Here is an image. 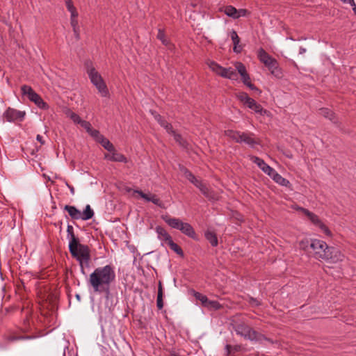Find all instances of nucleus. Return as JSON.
I'll return each instance as SVG.
<instances>
[{"label":"nucleus","instance_id":"1","mask_svg":"<svg viewBox=\"0 0 356 356\" xmlns=\"http://www.w3.org/2000/svg\"><path fill=\"white\" fill-rule=\"evenodd\" d=\"M115 280L114 267L110 264L98 267L90 275L88 284L94 292L110 293V286Z\"/></svg>","mask_w":356,"mask_h":356},{"label":"nucleus","instance_id":"2","mask_svg":"<svg viewBox=\"0 0 356 356\" xmlns=\"http://www.w3.org/2000/svg\"><path fill=\"white\" fill-rule=\"evenodd\" d=\"M310 246L314 257L318 260L336 264L342 261L345 257L339 249L328 246L325 241L319 239L313 238Z\"/></svg>","mask_w":356,"mask_h":356},{"label":"nucleus","instance_id":"3","mask_svg":"<svg viewBox=\"0 0 356 356\" xmlns=\"http://www.w3.org/2000/svg\"><path fill=\"white\" fill-rule=\"evenodd\" d=\"M232 328L236 332V334L252 342H256L261 344L264 341H266L271 344H278V341L277 340H273L272 339L268 338L264 334L256 331L244 322H234L232 324Z\"/></svg>","mask_w":356,"mask_h":356},{"label":"nucleus","instance_id":"4","mask_svg":"<svg viewBox=\"0 0 356 356\" xmlns=\"http://www.w3.org/2000/svg\"><path fill=\"white\" fill-rule=\"evenodd\" d=\"M86 66L91 83L102 97H107L109 95L108 89L101 74L95 70L91 62H87Z\"/></svg>","mask_w":356,"mask_h":356},{"label":"nucleus","instance_id":"5","mask_svg":"<svg viewBox=\"0 0 356 356\" xmlns=\"http://www.w3.org/2000/svg\"><path fill=\"white\" fill-rule=\"evenodd\" d=\"M20 90L22 95L26 97L29 101L33 102L39 108L43 110L49 109V106L47 103L30 86L22 85Z\"/></svg>","mask_w":356,"mask_h":356},{"label":"nucleus","instance_id":"6","mask_svg":"<svg viewBox=\"0 0 356 356\" xmlns=\"http://www.w3.org/2000/svg\"><path fill=\"white\" fill-rule=\"evenodd\" d=\"M76 254H71L79 262L81 272L83 275H86L85 268L90 267V250L86 245L81 246L80 249L76 250Z\"/></svg>","mask_w":356,"mask_h":356},{"label":"nucleus","instance_id":"7","mask_svg":"<svg viewBox=\"0 0 356 356\" xmlns=\"http://www.w3.org/2000/svg\"><path fill=\"white\" fill-rule=\"evenodd\" d=\"M297 210L300 211L302 213H304L308 219L311 221V222L318 227L321 231L327 236H332V232L329 229V228L321 221L319 217L315 214L314 213L309 211L308 209L303 207H298Z\"/></svg>","mask_w":356,"mask_h":356},{"label":"nucleus","instance_id":"8","mask_svg":"<svg viewBox=\"0 0 356 356\" xmlns=\"http://www.w3.org/2000/svg\"><path fill=\"white\" fill-rule=\"evenodd\" d=\"M26 116L24 111H19L8 107L3 114V118L8 122H22Z\"/></svg>","mask_w":356,"mask_h":356},{"label":"nucleus","instance_id":"9","mask_svg":"<svg viewBox=\"0 0 356 356\" xmlns=\"http://www.w3.org/2000/svg\"><path fill=\"white\" fill-rule=\"evenodd\" d=\"M135 193H138L143 199H144L147 202H151L155 205L158 206L160 208L165 209V204L158 196L155 194H147L143 193L140 190H135Z\"/></svg>","mask_w":356,"mask_h":356},{"label":"nucleus","instance_id":"10","mask_svg":"<svg viewBox=\"0 0 356 356\" xmlns=\"http://www.w3.org/2000/svg\"><path fill=\"white\" fill-rule=\"evenodd\" d=\"M254 134L252 132H241L238 143H245L249 147L254 148L259 144L258 138L254 137Z\"/></svg>","mask_w":356,"mask_h":356},{"label":"nucleus","instance_id":"11","mask_svg":"<svg viewBox=\"0 0 356 356\" xmlns=\"http://www.w3.org/2000/svg\"><path fill=\"white\" fill-rule=\"evenodd\" d=\"M252 161L257 164L258 167L270 177L275 172V170L268 165L262 159L257 156H252Z\"/></svg>","mask_w":356,"mask_h":356},{"label":"nucleus","instance_id":"12","mask_svg":"<svg viewBox=\"0 0 356 356\" xmlns=\"http://www.w3.org/2000/svg\"><path fill=\"white\" fill-rule=\"evenodd\" d=\"M104 158L106 160L113 162H120L124 163L128 162L127 158L124 154L118 152L115 148L114 149V151H111L109 153H105Z\"/></svg>","mask_w":356,"mask_h":356},{"label":"nucleus","instance_id":"13","mask_svg":"<svg viewBox=\"0 0 356 356\" xmlns=\"http://www.w3.org/2000/svg\"><path fill=\"white\" fill-rule=\"evenodd\" d=\"M236 99L241 102L244 106L249 108H252L253 104L255 103V100L250 97L245 92L239 91L235 93Z\"/></svg>","mask_w":356,"mask_h":356},{"label":"nucleus","instance_id":"14","mask_svg":"<svg viewBox=\"0 0 356 356\" xmlns=\"http://www.w3.org/2000/svg\"><path fill=\"white\" fill-rule=\"evenodd\" d=\"M266 67L270 72V74L277 79H282L283 76V71L276 59L270 63Z\"/></svg>","mask_w":356,"mask_h":356},{"label":"nucleus","instance_id":"15","mask_svg":"<svg viewBox=\"0 0 356 356\" xmlns=\"http://www.w3.org/2000/svg\"><path fill=\"white\" fill-rule=\"evenodd\" d=\"M156 38L162 42L163 45H165L168 48V50L171 51H174L175 47L174 44H172L170 42V40L166 37L163 29H159L158 30Z\"/></svg>","mask_w":356,"mask_h":356},{"label":"nucleus","instance_id":"16","mask_svg":"<svg viewBox=\"0 0 356 356\" xmlns=\"http://www.w3.org/2000/svg\"><path fill=\"white\" fill-rule=\"evenodd\" d=\"M154 115V119L157 121V122L163 127L168 134L173 132V128L170 123L168 122L160 114L157 113L156 111L152 112Z\"/></svg>","mask_w":356,"mask_h":356},{"label":"nucleus","instance_id":"17","mask_svg":"<svg viewBox=\"0 0 356 356\" xmlns=\"http://www.w3.org/2000/svg\"><path fill=\"white\" fill-rule=\"evenodd\" d=\"M220 76L222 78L231 79V80H237L238 74L235 70L232 67H222Z\"/></svg>","mask_w":356,"mask_h":356},{"label":"nucleus","instance_id":"18","mask_svg":"<svg viewBox=\"0 0 356 356\" xmlns=\"http://www.w3.org/2000/svg\"><path fill=\"white\" fill-rule=\"evenodd\" d=\"M257 56L261 63H264L266 67L275 58L270 56L263 48H260L258 51Z\"/></svg>","mask_w":356,"mask_h":356},{"label":"nucleus","instance_id":"19","mask_svg":"<svg viewBox=\"0 0 356 356\" xmlns=\"http://www.w3.org/2000/svg\"><path fill=\"white\" fill-rule=\"evenodd\" d=\"M156 232L158 234V238L160 241H164L168 243L171 239L172 236L167 232V231L161 226L156 227Z\"/></svg>","mask_w":356,"mask_h":356},{"label":"nucleus","instance_id":"20","mask_svg":"<svg viewBox=\"0 0 356 356\" xmlns=\"http://www.w3.org/2000/svg\"><path fill=\"white\" fill-rule=\"evenodd\" d=\"M161 218L164 220V222L168 224L171 228L176 229L179 228V222L181 219L177 218H172L169 215H163L161 216Z\"/></svg>","mask_w":356,"mask_h":356},{"label":"nucleus","instance_id":"21","mask_svg":"<svg viewBox=\"0 0 356 356\" xmlns=\"http://www.w3.org/2000/svg\"><path fill=\"white\" fill-rule=\"evenodd\" d=\"M85 245H86L80 243L79 238L73 236V238H70L69 241V251L71 254H75L76 250L80 249L81 246Z\"/></svg>","mask_w":356,"mask_h":356},{"label":"nucleus","instance_id":"22","mask_svg":"<svg viewBox=\"0 0 356 356\" xmlns=\"http://www.w3.org/2000/svg\"><path fill=\"white\" fill-rule=\"evenodd\" d=\"M64 209L68 212L70 216L73 220H79L82 218V216H81V211L74 206L65 205Z\"/></svg>","mask_w":356,"mask_h":356},{"label":"nucleus","instance_id":"23","mask_svg":"<svg viewBox=\"0 0 356 356\" xmlns=\"http://www.w3.org/2000/svg\"><path fill=\"white\" fill-rule=\"evenodd\" d=\"M230 37L233 42L234 47L233 50L235 53H240L242 51L241 46L239 45L240 38L238 37L236 31L232 30L230 33Z\"/></svg>","mask_w":356,"mask_h":356},{"label":"nucleus","instance_id":"24","mask_svg":"<svg viewBox=\"0 0 356 356\" xmlns=\"http://www.w3.org/2000/svg\"><path fill=\"white\" fill-rule=\"evenodd\" d=\"M319 114L325 118H328L333 123H337V118L335 113L327 108H321L319 109Z\"/></svg>","mask_w":356,"mask_h":356},{"label":"nucleus","instance_id":"25","mask_svg":"<svg viewBox=\"0 0 356 356\" xmlns=\"http://www.w3.org/2000/svg\"><path fill=\"white\" fill-rule=\"evenodd\" d=\"M181 232L194 240H197V236L194 228L188 222L186 223L184 228H183Z\"/></svg>","mask_w":356,"mask_h":356},{"label":"nucleus","instance_id":"26","mask_svg":"<svg viewBox=\"0 0 356 356\" xmlns=\"http://www.w3.org/2000/svg\"><path fill=\"white\" fill-rule=\"evenodd\" d=\"M204 236L212 247H216L218 245V237L214 232L207 230L204 233Z\"/></svg>","mask_w":356,"mask_h":356},{"label":"nucleus","instance_id":"27","mask_svg":"<svg viewBox=\"0 0 356 356\" xmlns=\"http://www.w3.org/2000/svg\"><path fill=\"white\" fill-rule=\"evenodd\" d=\"M271 178L275 181L277 184H280L282 186H289L291 184L290 181L284 178L282 175H280L277 171L273 175Z\"/></svg>","mask_w":356,"mask_h":356},{"label":"nucleus","instance_id":"28","mask_svg":"<svg viewBox=\"0 0 356 356\" xmlns=\"http://www.w3.org/2000/svg\"><path fill=\"white\" fill-rule=\"evenodd\" d=\"M180 170L184 173L185 177L193 184H195L199 179H197L195 176L186 167L180 166Z\"/></svg>","mask_w":356,"mask_h":356},{"label":"nucleus","instance_id":"29","mask_svg":"<svg viewBox=\"0 0 356 356\" xmlns=\"http://www.w3.org/2000/svg\"><path fill=\"white\" fill-rule=\"evenodd\" d=\"M163 291L161 282H159L158 285V293H157V300H156V306L159 309H161L163 307Z\"/></svg>","mask_w":356,"mask_h":356},{"label":"nucleus","instance_id":"30","mask_svg":"<svg viewBox=\"0 0 356 356\" xmlns=\"http://www.w3.org/2000/svg\"><path fill=\"white\" fill-rule=\"evenodd\" d=\"M94 216V211L89 204H87L83 212H81V219L82 220H88L91 219Z\"/></svg>","mask_w":356,"mask_h":356},{"label":"nucleus","instance_id":"31","mask_svg":"<svg viewBox=\"0 0 356 356\" xmlns=\"http://www.w3.org/2000/svg\"><path fill=\"white\" fill-rule=\"evenodd\" d=\"M312 243V239H304L300 241L299 248L300 250H302L307 253H312V247L311 243Z\"/></svg>","mask_w":356,"mask_h":356},{"label":"nucleus","instance_id":"32","mask_svg":"<svg viewBox=\"0 0 356 356\" xmlns=\"http://www.w3.org/2000/svg\"><path fill=\"white\" fill-rule=\"evenodd\" d=\"M241 131L232 130V129H227L225 131V135L236 143H238V140L240 139Z\"/></svg>","mask_w":356,"mask_h":356},{"label":"nucleus","instance_id":"33","mask_svg":"<svg viewBox=\"0 0 356 356\" xmlns=\"http://www.w3.org/2000/svg\"><path fill=\"white\" fill-rule=\"evenodd\" d=\"M243 349V347L241 344H237L234 346H232L229 344H227L225 346L226 355L228 356L229 355L234 354L237 352H240Z\"/></svg>","mask_w":356,"mask_h":356},{"label":"nucleus","instance_id":"34","mask_svg":"<svg viewBox=\"0 0 356 356\" xmlns=\"http://www.w3.org/2000/svg\"><path fill=\"white\" fill-rule=\"evenodd\" d=\"M98 143H100L108 152H111V151H114L115 147L113 143H111L109 140L106 138L104 136L100 138Z\"/></svg>","mask_w":356,"mask_h":356},{"label":"nucleus","instance_id":"35","mask_svg":"<svg viewBox=\"0 0 356 356\" xmlns=\"http://www.w3.org/2000/svg\"><path fill=\"white\" fill-rule=\"evenodd\" d=\"M224 13L228 17H230L234 19H237V9L232 6H227L224 8Z\"/></svg>","mask_w":356,"mask_h":356},{"label":"nucleus","instance_id":"36","mask_svg":"<svg viewBox=\"0 0 356 356\" xmlns=\"http://www.w3.org/2000/svg\"><path fill=\"white\" fill-rule=\"evenodd\" d=\"M167 244L169 245L170 248L176 252L178 255L181 257L184 256V252L182 249L172 241V238Z\"/></svg>","mask_w":356,"mask_h":356},{"label":"nucleus","instance_id":"37","mask_svg":"<svg viewBox=\"0 0 356 356\" xmlns=\"http://www.w3.org/2000/svg\"><path fill=\"white\" fill-rule=\"evenodd\" d=\"M170 134H172L174 136V139L177 143L179 144V145L184 148H187L188 143L182 138L180 134H177L174 130L173 132H171Z\"/></svg>","mask_w":356,"mask_h":356},{"label":"nucleus","instance_id":"38","mask_svg":"<svg viewBox=\"0 0 356 356\" xmlns=\"http://www.w3.org/2000/svg\"><path fill=\"white\" fill-rule=\"evenodd\" d=\"M207 65H209V68L215 72L218 76H220V72L222 68V66L219 65L215 61H209L207 63Z\"/></svg>","mask_w":356,"mask_h":356},{"label":"nucleus","instance_id":"39","mask_svg":"<svg viewBox=\"0 0 356 356\" xmlns=\"http://www.w3.org/2000/svg\"><path fill=\"white\" fill-rule=\"evenodd\" d=\"M207 65H209V68L215 72L218 76H220V72L222 68V66L219 65L215 61H209L207 63Z\"/></svg>","mask_w":356,"mask_h":356},{"label":"nucleus","instance_id":"40","mask_svg":"<svg viewBox=\"0 0 356 356\" xmlns=\"http://www.w3.org/2000/svg\"><path fill=\"white\" fill-rule=\"evenodd\" d=\"M205 307H207L210 309H213V310H219L220 309L222 308V305L218 302V301H216V300H209L207 302Z\"/></svg>","mask_w":356,"mask_h":356},{"label":"nucleus","instance_id":"41","mask_svg":"<svg viewBox=\"0 0 356 356\" xmlns=\"http://www.w3.org/2000/svg\"><path fill=\"white\" fill-rule=\"evenodd\" d=\"M236 67V70L238 72L237 74H239L241 76H244V75L248 74L245 66L241 62H236L234 65Z\"/></svg>","mask_w":356,"mask_h":356},{"label":"nucleus","instance_id":"42","mask_svg":"<svg viewBox=\"0 0 356 356\" xmlns=\"http://www.w3.org/2000/svg\"><path fill=\"white\" fill-rule=\"evenodd\" d=\"M251 110L254 111L255 113H259L261 115L266 113V110L264 109L262 106L259 104H258L257 102H255L254 104H253Z\"/></svg>","mask_w":356,"mask_h":356},{"label":"nucleus","instance_id":"43","mask_svg":"<svg viewBox=\"0 0 356 356\" xmlns=\"http://www.w3.org/2000/svg\"><path fill=\"white\" fill-rule=\"evenodd\" d=\"M194 296L197 300H200L202 302V305L204 307L206 306L207 302L209 301V299L207 297V296L203 295L199 292L194 291Z\"/></svg>","mask_w":356,"mask_h":356},{"label":"nucleus","instance_id":"44","mask_svg":"<svg viewBox=\"0 0 356 356\" xmlns=\"http://www.w3.org/2000/svg\"><path fill=\"white\" fill-rule=\"evenodd\" d=\"M88 134H90L95 140L96 142H99V140H100L101 138H102L103 135H102L100 134V132L97 130V129H92V127L90 129V131L88 132Z\"/></svg>","mask_w":356,"mask_h":356},{"label":"nucleus","instance_id":"45","mask_svg":"<svg viewBox=\"0 0 356 356\" xmlns=\"http://www.w3.org/2000/svg\"><path fill=\"white\" fill-rule=\"evenodd\" d=\"M68 117L75 123L79 124L81 122H82V119L79 117L78 114L74 112H70L68 114Z\"/></svg>","mask_w":356,"mask_h":356},{"label":"nucleus","instance_id":"46","mask_svg":"<svg viewBox=\"0 0 356 356\" xmlns=\"http://www.w3.org/2000/svg\"><path fill=\"white\" fill-rule=\"evenodd\" d=\"M33 337H33V336H17V335H13V336L9 337L8 340L10 341H14L20 340V339H32Z\"/></svg>","mask_w":356,"mask_h":356},{"label":"nucleus","instance_id":"47","mask_svg":"<svg viewBox=\"0 0 356 356\" xmlns=\"http://www.w3.org/2000/svg\"><path fill=\"white\" fill-rule=\"evenodd\" d=\"M250 15V12L247 9H237V19L241 17H245Z\"/></svg>","mask_w":356,"mask_h":356},{"label":"nucleus","instance_id":"48","mask_svg":"<svg viewBox=\"0 0 356 356\" xmlns=\"http://www.w3.org/2000/svg\"><path fill=\"white\" fill-rule=\"evenodd\" d=\"M22 330L24 332H28L30 330V322L29 318L28 316H26V318L24 319L23 321V325L22 327Z\"/></svg>","mask_w":356,"mask_h":356},{"label":"nucleus","instance_id":"49","mask_svg":"<svg viewBox=\"0 0 356 356\" xmlns=\"http://www.w3.org/2000/svg\"><path fill=\"white\" fill-rule=\"evenodd\" d=\"M67 238L69 239L73 238V236H76L74 233V228L72 225H68L67 227Z\"/></svg>","mask_w":356,"mask_h":356},{"label":"nucleus","instance_id":"50","mask_svg":"<svg viewBox=\"0 0 356 356\" xmlns=\"http://www.w3.org/2000/svg\"><path fill=\"white\" fill-rule=\"evenodd\" d=\"M83 128H84L87 132L90 131V129L92 128L91 124L86 120H82L81 123L79 124Z\"/></svg>","mask_w":356,"mask_h":356},{"label":"nucleus","instance_id":"51","mask_svg":"<svg viewBox=\"0 0 356 356\" xmlns=\"http://www.w3.org/2000/svg\"><path fill=\"white\" fill-rule=\"evenodd\" d=\"M70 24L73 30L79 29L77 19H70Z\"/></svg>","mask_w":356,"mask_h":356},{"label":"nucleus","instance_id":"52","mask_svg":"<svg viewBox=\"0 0 356 356\" xmlns=\"http://www.w3.org/2000/svg\"><path fill=\"white\" fill-rule=\"evenodd\" d=\"M201 193L207 197H209L210 195V191L209 188L205 185L200 190Z\"/></svg>","mask_w":356,"mask_h":356},{"label":"nucleus","instance_id":"53","mask_svg":"<svg viewBox=\"0 0 356 356\" xmlns=\"http://www.w3.org/2000/svg\"><path fill=\"white\" fill-rule=\"evenodd\" d=\"M246 86H248L250 90L257 92L259 94L261 92V90H259L255 85H254L251 82L248 83V84Z\"/></svg>","mask_w":356,"mask_h":356},{"label":"nucleus","instance_id":"54","mask_svg":"<svg viewBox=\"0 0 356 356\" xmlns=\"http://www.w3.org/2000/svg\"><path fill=\"white\" fill-rule=\"evenodd\" d=\"M241 80L243 84L245 86H247L248 83L251 82L249 74L244 75V76H241Z\"/></svg>","mask_w":356,"mask_h":356},{"label":"nucleus","instance_id":"55","mask_svg":"<svg viewBox=\"0 0 356 356\" xmlns=\"http://www.w3.org/2000/svg\"><path fill=\"white\" fill-rule=\"evenodd\" d=\"M65 5H66V7H67V10L70 12V11H72L73 10H74L76 8L73 5V2H72V0L70 1H67L65 2Z\"/></svg>","mask_w":356,"mask_h":356},{"label":"nucleus","instance_id":"56","mask_svg":"<svg viewBox=\"0 0 356 356\" xmlns=\"http://www.w3.org/2000/svg\"><path fill=\"white\" fill-rule=\"evenodd\" d=\"M344 3L350 4L353 8H356V4L354 0H340Z\"/></svg>","mask_w":356,"mask_h":356},{"label":"nucleus","instance_id":"57","mask_svg":"<svg viewBox=\"0 0 356 356\" xmlns=\"http://www.w3.org/2000/svg\"><path fill=\"white\" fill-rule=\"evenodd\" d=\"M73 32H74V35L76 40L77 41L79 40H80V29H74Z\"/></svg>","mask_w":356,"mask_h":356},{"label":"nucleus","instance_id":"58","mask_svg":"<svg viewBox=\"0 0 356 356\" xmlns=\"http://www.w3.org/2000/svg\"><path fill=\"white\" fill-rule=\"evenodd\" d=\"M70 14H71V17L70 19H77V17H78V13L76 11V9L75 8L74 10H72V11H70Z\"/></svg>","mask_w":356,"mask_h":356},{"label":"nucleus","instance_id":"59","mask_svg":"<svg viewBox=\"0 0 356 356\" xmlns=\"http://www.w3.org/2000/svg\"><path fill=\"white\" fill-rule=\"evenodd\" d=\"M250 303L252 305H254V306H259V305H260V302H259L257 299L253 298H250Z\"/></svg>","mask_w":356,"mask_h":356},{"label":"nucleus","instance_id":"60","mask_svg":"<svg viewBox=\"0 0 356 356\" xmlns=\"http://www.w3.org/2000/svg\"><path fill=\"white\" fill-rule=\"evenodd\" d=\"M195 186L197 188H199V189H200V190H201V188H202L205 186V184H203V183L202 182V181H201V180H199V181H198L195 184Z\"/></svg>","mask_w":356,"mask_h":356},{"label":"nucleus","instance_id":"61","mask_svg":"<svg viewBox=\"0 0 356 356\" xmlns=\"http://www.w3.org/2000/svg\"><path fill=\"white\" fill-rule=\"evenodd\" d=\"M195 186L197 188H199V189H200V190H201V188H202L205 186V184H203V183L202 182V181H201V180H199V181H198L195 184Z\"/></svg>","mask_w":356,"mask_h":356},{"label":"nucleus","instance_id":"62","mask_svg":"<svg viewBox=\"0 0 356 356\" xmlns=\"http://www.w3.org/2000/svg\"><path fill=\"white\" fill-rule=\"evenodd\" d=\"M65 184L68 187V188L70 189L71 194L72 195H74V193H75L74 188L72 186L68 184V182H67V181L65 182Z\"/></svg>","mask_w":356,"mask_h":356},{"label":"nucleus","instance_id":"63","mask_svg":"<svg viewBox=\"0 0 356 356\" xmlns=\"http://www.w3.org/2000/svg\"><path fill=\"white\" fill-rule=\"evenodd\" d=\"M36 140L38 142H40L41 143V145L44 144V140H43V137L41 135L38 134L37 136H36Z\"/></svg>","mask_w":356,"mask_h":356},{"label":"nucleus","instance_id":"64","mask_svg":"<svg viewBox=\"0 0 356 356\" xmlns=\"http://www.w3.org/2000/svg\"><path fill=\"white\" fill-rule=\"evenodd\" d=\"M186 222H183L181 220H180V222H179V228H177L178 230H179L180 232L182 231L183 228H184V226L186 225Z\"/></svg>","mask_w":356,"mask_h":356}]
</instances>
